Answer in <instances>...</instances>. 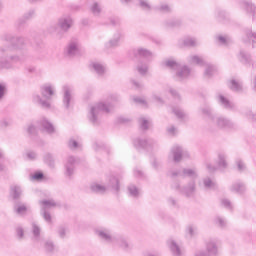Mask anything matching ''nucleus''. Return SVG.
I'll list each match as a JSON object with an SVG mask.
<instances>
[{
  "instance_id": "nucleus-62",
  "label": "nucleus",
  "mask_w": 256,
  "mask_h": 256,
  "mask_svg": "<svg viewBox=\"0 0 256 256\" xmlns=\"http://www.w3.org/2000/svg\"><path fill=\"white\" fill-rule=\"evenodd\" d=\"M0 125L1 127H9V125H11V120H3Z\"/></svg>"
},
{
  "instance_id": "nucleus-42",
  "label": "nucleus",
  "mask_w": 256,
  "mask_h": 256,
  "mask_svg": "<svg viewBox=\"0 0 256 256\" xmlns=\"http://www.w3.org/2000/svg\"><path fill=\"white\" fill-rule=\"evenodd\" d=\"M139 123H140L141 129H143L144 131L149 129V125H150L149 120H147L145 118H140Z\"/></svg>"
},
{
  "instance_id": "nucleus-40",
  "label": "nucleus",
  "mask_w": 256,
  "mask_h": 256,
  "mask_svg": "<svg viewBox=\"0 0 256 256\" xmlns=\"http://www.w3.org/2000/svg\"><path fill=\"white\" fill-rule=\"evenodd\" d=\"M15 211L18 215H25L27 213V206L25 204L15 206Z\"/></svg>"
},
{
  "instance_id": "nucleus-59",
  "label": "nucleus",
  "mask_w": 256,
  "mask_h": 256,
  "mask_svg": "<svg viewBox=\"0 0 256 256\" xmlns=\"http://www.w3.org/2000/svg\"><path fill=\"white\" fill-rule=\"evenodd\" d=\"M32 179H35L36 181H39V179H43V173L38 172L32 176Z\"/></svg>"
},
{
  "instance_id": "nucleus-7",
  "label": "nucleus",
  "mask_w": 256,
  "mask_h": 256,
  "mask_svg": "<svg viewBox=\"0 0 256 256\" xmlns=\"http://www.w3.org/2000/svg\"><path fill=\"white\" fill-rule=\"evenodd\" d=\"M66 53L69 57L79 55L81 53V42L77 39L71 40L66 48Z\"/></svg>"
},
{
  "instance_id": "nucleus-36",
  "label": "nucleus",
  "mask_w": 256,
  "mask_h": 256,
  "mask_svg": "<svg viewBox=\"0 0 256 256\" xmlns=\"http://www.w3.org/2000/svg\"><path fill=\"white\" fill-rule=\"evenodd\" d=\"M215 73H217V68H215V66L208 65L205 69L204 75L206 77H213Z\"/></svg>"
},
{
  "instance_id": "nucleus-5",
  "label": "nucleus",
  "mask_w": 256,
  "mask_h": 256,
  "mask_svg": "<svg viewBox=\"0 0 256 256\" xmlns=\"http://www.w3.org/2000/svg\"><path fill=\"white\" fill-rule=\"evenodd\" d=\"M91 191L94 193H105L106 191H114L117 193L119 191V180L115 177H111L107 187L94 183L91 185Z\"/></svg>"
},
{
  "instance_id": "nucleus-17",
  "label": "nucleus",
  "mask_w": 256,
  "mask_h": 256,
  "mask_svg": "<svg viewBox=\"0 0 256 256\" xmlns=\"http://www.w3.org/2000/svg\"><path fill=\"white\" fill-rule=\"evenodd\" d=\"M168 246L173 256H183V249L173 240L168 241Z\"/></svg>"
},
{
  "instance_id": "nucleus-21",
  "label": "nucleus",
  "mask_w": 256,
  "mask_h": 256,
  "mask_svg": "<svg viewBox=\"0 0 256 256\" xmlns=\"http://www.w3.org/2000/svg\"><path fill=\"white\" fill-rule=\"evenodd\" d=\"M180 192L182 193V195H185L186 197L193 196V193H195V181L190 182L188 186L180 190Z\"/></svg>"
},
{
  "instance_id": "nucleus-35",
  "label": "nucleus",
  "mask_w": 256,
  "mask_h": 256,
  "mask_svg": "<svg viewBox=\"0 0 256 256\" xmlns=\"http://www.w3.org/2000/svg\"><path fill=\"white\" fill-rule=\"evenodd\" d=\"M204 183V187H206V189H216L217 188V184L211 180V178H205L203 180Z\"/></svg>"
},
{
  "instance_id": "nucleus-58",
  "label": "nucleus",
  "mask_w": 256,
  "mask_h": 256,
  "mask_svg": "<svg viewBox=\"0 0 256 256\" xmlns=\"http://www.w3.org/2000/svg\"><path fill=\"white\" fill-rule=\"evenodd\" d=\"M225 209H227V211H233V204L231 201L225 200Z\"/></svg>"
},
{
  "instance_id": "nucleus-44",
  "label": "nucleus",
  "mask_w": 256,
  "mask_h": 256,
  "mask_svg": "<svg viewBox=\"0 0 256 256\" xmlns=\"http://www.w3.org/2000/svg\"><path fill=\"white\" fill-rule=\"evenodd\" d=\"M215 123L219 129H223L225 127V118L224 117H217Z\"/></svg>"
},
{
  "instance_id": "nucleus-48",
  "label": "nucleus",
  "mask_w": 256,
  "mask_h": 256,
  "mask_svg": "<svg viewBox=\"0 0 256 256\" xmlns=\"http://www.w3.org/2000/svg\"><path fill=\"white\" fill-rule=\"evenodd\" d=\"M70 149H79V147H81V144H79L77 141L75 140H70L68 143Z\"/></svg>"
},
{
  "instance_id": "nucleus-46",
  "label": "nucleus",
  "mask_w": 256,
  "mask_h": 256,
  "mask_svg": "<svg viewBox=\"0 0 256 256\" xmlns=\"http://www.w3.org/2000/svg\"><path fill=\"white\" fill-rule=\"evenodd\" d=\"M181 25V21L174 19L167 22V27H179Z\"/></svg>"
},
{
  "instance_id": "nucleus-23",
  "label": "nucleus",
  "mask_w": 256,
  "mask_h": 256,
  "mask_svg": "<svg viewBox=\"0 0 256 256\" xmlns=\"http://www.w3.org/2000/svg\"><path fill=\"white\" fill-rule=\"evenodd\" d=\"M207 255L208 256H216L219 255V249H217V245L214 242H209L206 246Z\"/></svg>"
},
{
  "instance_id": "nucleus-37",
  "label": "nucleus",
  "mask_w": 256,
  "mask_h": 256,
  "mask_svg": "<svg viewBox=\"0 0 256 256\" xmlns=\"http://www.w3.org/2000/svg\"><path fill=\"white\" fill-rule=\"evenodd\" d=\"M128 191H129V194L131 195V197H137L141 193L139 191V189L137 188V186H135V185H130L128 187Z\"/></svg>"
},
{
  "instance_id": "nucleus-26",
  "label": "nucleus",
  "mask_w": 256,
  "mask_h": 256,
  "mask_svg": "<svg viewBox=\"0 0 256 256\" xmlns=\"http://www.w3.org/2000/svg\"><path fill=\"white\" fill-rule=\"evenodd\" d=\"M34 103H38V105H41V107H44V109H50L51 108V103L49 101H43L41 99V96L36 95L33 97Z\"/></svg>"
},
{
  "instance_id": "nucleus-20",
  "label": "nucleus",
  "mask_w": 256,
  "mask_h": 256,
  "mask_svg": "<svg viewBox=\"0 0 256 256\" xmlns=\"http://www.w3.org/2000/svg\"><path fill=\"white\" fill-rule=\"evenodd\" d=\"M231 191H234V193H238L239 195H243V193L247 191V187L243 182H235L231 186Z\"/></svg>"
},
{
  "instance_id": "nucleus-54",
  "label": "nucleus",
  "mask_w": 256,
  "mask_h": 256,
  "mask_svg": "<svg viewBox=\"0 0 256 256\" xmlns=\"http://www.w3.org/2000/svg\"><path fill=\"white\" fill-rule=\"evenodd\" d=\"M45 249H46V251L51 252V251H53V249H55V245H53V242L47 241L45 243Z\"/></svg>"
},
{
  "instance_id": "nucleus-61",
  "label": "nucleus",
  "mask_w": 256,
  "mask_h": 256,
  "mask_svg": "<svg viewBox=\"0 0 256 256\" xmlns=\"http://www.w3.org/2000/svg\"><path fill=\"white\" fill-rule=\"evenodd\" d=\"M168 133L170 135H175L177 133V128H175V126H171L168 128Z\"/></svg>"
},
{
  "instance_id": "nucleus-38",
  "label": "nucleus",
  "mask_w": 256,
  "mask_h": 256,
  "mask_svg": "<svg viewBox=\"0 0 256 256\" xmlns=\"http://www.w3.org/2000/svg\"><path fill=\"white\" fill-rule=\"evenodd\" d=\"M32 232L34 239H39V235H41V228H39V226L36 223L32 224Z\"/></svg>"
},
{
  "instance_id": "nucleus-50",
  "label": "nucleus",
  "mask_w": 256,
  "mask_h": 256,
  "mask_svg": "<svg viewBox=\"0 0 256 256\" xmlns=\"http://www.w3.org/2000/svg\"><path fill=\"white\" fill-rule=\"evenodd\" d=\"M158 9L162 13H169L171 11V6H169L167 4H162Z\"/></svg>"
},
{
  "instance_id": "nucleus-2",
  "label": "nucleus",
  "mask_w": 256,
  "mask_h": 256,
  "mask_svg": "<svg viewBox=\"0 0 256 256\" xmlns=\"http://www.w3.org/2000/svg\"><path fill=\"white\" fill-rule=\"evenodd\" d=\"M96 234L106 243H111L114 246L120 247V249H123V251H131V249H133V245L125 238L112 237L111 233H109V230L107 229L96 230Z\"/></svg>"
},
{
  "instance_id": "nucleus-9",
  "label": "nucleus",
  "mask_w": 256,
  "mask_h": 256,
  "mask_svg": "<svg viewBox=\"0 0 256 256\" xmlns=\"http://www.w3.org/2000/svg\"><path fill=\"white\" fill-rule=\"evenodd\" d=\"M78 161L79 160L77 158H75L74 156H69L66 159V162H65V169H66L65 175L67 177H71L73 175V173H75V165H77Z\"/></svg>"
},
{
  "instance_id": "nucleus-52",
  "label": "nucleus",
  "mask_w": 256,
  "mask_h": 256,
  "mask_svg": "<svg viewBox=\"0 0 256 256\" xmlns=\"http://www.w3.org/2000/svg\"><path fill=\"white\" fill-rule=\"evenodd\" d=\"M134 103H138L139 105H147V101H145V99L143 98H139V97H134L133 98Z\"/></svg>"
},
{
  "instance_id": "nucleus-63",
  "label": "nucleus",
  "mask_w": 256,
  "mask_h": 256,
  "mask_svg": "<svg viewBox=\"0 0 256 256\" xmlns=\"http://www.w3.org/2000/svg\"><path fill=\"white\" fill-rule=\"evenodd\" d=\"M225 127L226 129H233V122H231V120H226Z\"/></svg>"
},
{
  "instance_id": "nucleus-39",
  "label": "nucleus",
  "mask_w": 256,
  "mask_h": 256,
  "mask_svg": "<svg viewBox=\"0 0 256 256\" xmlns=\"http://www.w3.org/2000/svg\"><path fill=\"white\" fill-rule=\"evenodd\" d=\"M138 73L140 75H147V72L149 71V66L147 64H139L137 67Z\"/></svg>"
},
{
  "instance_id": "nucleus-6",
  "label": "nucleus",
  "mask_w": 256,
  "mask_h": 256,
  "mask_svg": "<svg viewBox=\"0 0 256 256\" xmlns=\"http://www.w3.org/2000/svg\"><path fill=\"white\" fill-rule=\"evenodd\" d=\"M40 205L43 218L47 223H51V214L47 211L53 209V207H57V202L55 200H42L40 201Z\"/></svg>"
},
{
  "instance_id": "nucleus-47",
  "label": "nucleus",
  "mask_w": 256,
  "mask_h": 256,
  "mask_svg": "<svg viewBox=\"0 0 256 256\" xmlns=\"http://www.w3.org/2000/svg\"><path fill=\"white\" fill-rule=\"evenodd\" d=\"M140 7L144 9V11H149L151 9V5L147 3L146 0H139Z\"/></svg>"
},
{
  "instance_id": "nucleus-45",
  "label": "nucleus",
  "mask_w": 256,
  "mask_h": 256,
  "mask_svg": "<svg viewBox=\"0 0 256 256\" xmlns=\"http://www.w3.org/2000/svg\"><path fill=\"white\" fill-rule=\"evenodd\" d=\"M214 222L218 227H223L225 225V220L221 216H216Z\"/></svg>"
},
{
  "instance_id": "nucleus-25",
  "label": "nucleus",
  "mask_w": 256,
  "mask_h": 256,
  "mask_svg": "<svg viewBox=\"0 0 256 256\" xmlns=\"http://www.w3.org/2000/svg\"><path fill=\"white\" fill-rule=\"evenodd\" d=\"M8 48H0V59H3L7 55ZM1 69H9V64L7 62L0 60V71Z\"/></svg>"
},
{
  "instance_id": "nucleus-53",
  "label": "nucleus",
  "mask_w": 256,
  "mask_h": 256,
  "mask_svg": "<svg viewBox=\"0 0 256 256\" xmlns=\"http://www.w3.org/2000/svg\"><path fill=\"white\" fill-rule=\"evenodd\" d=\"M235 107V103L231 102V100L225 99V109L232 110Z\"/></svg>"
},
{
  "instance_id": "nucleus-41",
  "label": "nucleus",
  "mask_w": 256,
  "mask_h": 256,
  "mask_svg": "<svg viewBox=\"0 0 256 256\" xmlns=\"http://www.w3.org/2000/svg\"><path fill=\"white\" fill-rule=\"evenodd\" d=\"M91 11L93 15H99V13H101V6L99 5V3L94 2L91 6Z\"/></svg>"
},
{
  "instance_id": "nucleus-16",
  "label": "nucleus",
  "mask_w": 256,
  "mask_h": 256,
  "mask_svg": "<svg viewBox=\"0 0 256 256\" xmlns=\"http://www.w3.org/2000/svg\"><path fill=\"white\" fill-rule=\"evenodd\" d=\"M136 57H142L143 59H147V61H151L153 59V53L145 48H138L134 51Z\"/></svg>"
},
{
  "instance_id": "nucleus-60",
  "label": "nucleus",
  "mask_w": 256,
  "mask_h": 256,
  "mask_svg": "<svg viewBox=\"0 0 256 256\" xmlns=\"http://www.w3.org/2000/svg\"><path fill=\"white\" fill-rule=\"evenodd\" d=\"M16 233H17V235H18V237H19L20 239H23V235H24L23 228L18 227V228L16 229Z\"/></svg>"
},
{
  "instance_id": "nucleus-28",
  "label": "nucleus",
  "mask_w": 256,
  "mask_h": 256,
  "mask_svg": "<svg viewBox=\"0 0 256 256\" xmlns=\"http://www.w3.org/2000/svg\"><path fill=\"white\" fill-rule=\"evenodd\" d=\"M119 41H121V33H117L114 38L106 44L107 49L110 47H117L119 45Z\"/></svg>"
},
{
  "instance_id": "nucleus-10",
  "label": "nucleus",
  "mask_w": 256,
  "mask_h": 256,
  "mask_svg": "<svg viewBox=\"0 0 256 256\" xmlns=\"http://www.w3.org/2000/svg\"><path fill=\"white\" fill-rule=\"evenodd\" d=\"M64 96H63V103L66 109L71 107V103H73V88L71 86H64L63 87Z\"/></svg>"
},
{
  "instance_id": "nucleus-1",
  "label": "nucleus",
  "mask_w": 256,
  "mask_h": 256,
  "mask_svg": "<svg viewBox=\"0 0 256 256\" xmlns=\"http://www.w3.org/2000/svg\"><path fill=\"white\" fill-rule=\"evenodd\" d=\"M117 101H119V96L113 94L107 98L106 102H100L92 105L88 115L89 121L94 125H97L103 113H111V111H113V107H115V103H117Z\"/></svg>"
},
{
  "instance_id": "nucleus-64",
  "label": "nucleus",
  "mask_w": 256,
  "mask_h": 256,
  "mask_svg": "<svg viewBox=\"0 0 256 256\" xmlns=\"http://www.w3.org/2000/svg\"><path fill=\"white\" fill-rule=\"evenodd\" d=\"M195 256H209V255L206 254L205 251H198V252H196Z\"/></svg>"
},
{
  "instance_id": "nucleus-32",
  "label": "nucleus",
  "mask_w": 256,
  "mask_h": 256,
  "mask_svg": "<svg viewBox=\"0 0 256 256\" xmlns=\"http://www.w3.org/2000/svg\"><path fill=\"white\" fill-rule=\"evenodd\" d=\"M26 57V54L23 52H18L16 55H13L10 57V59L14 62V63H21V61H24Z\"/></svg>"
},
{
  "instance_id": "nucleus-31",
  "label": "nucleus",
  "mask_w": 256,
  "mask_h": 256,
  "mask_svg": "<svg viewBox=\"0 0 256 256\" xmlns=\"http://www.w3.org/2000/svg\"><path fill=\"white\" fill-rule=\"evenodd\" d=\"M201 113L206 120H213V113L211 112V108L208 106H205L204 108L201 109Z\"/></svg>"
},
{
  "instance_id": "nucleus-29",
  "label": "nucleus",
  "mask_w": 256,
  "mask_h": 256,
  "mask_svg": "<svg viewBox=\"0 0 256 256\" xmlns=\"http://www.w3.org/2000/svg\"><path fill=\"white\" fill-rule=\"evenodd\" d=\"M92 67H93L94 71L97 73V75H104V73L106 71L105 66L99 62H94L92 64Z\"/></svg>"
},
{
  "instance_id": "nucleus-8",
  "label": "nucleus",
  "mask_w": 256,
  "mask_h": 256,
  "mask_svg": "<svg viewBox=\"0 0 256 256\" xmlns=\"http://www.w3.org/2000/svg\"><path fill=\"white\" fill-rule=\"evenodd\" d=\"M170 155H172L175 163H179V161H181L183 157H189V153L187 151H184L183 148L177 145L172 147Z\"/></svg>"
},
{
  "instance_id": "nucleus-51",
  "label": "nucleus",
  "mask_w": 256,
  "mask_h": 256,
  "mask_svg": "<svg viewBox=\"0 0 256 256\" xmlns=\"http://www.w3.org/2000/svg\"><path fill=\"white\" fill-rule=\"evenodd\" d=\"M245 115L248 119H250V121H256V114L253 113V111L248 110L246 111Z\"/></svg>"
},
{
  "instance_id": "nucleus-30",
  "label": "nucleus",
  "mask_w": 256,
  "mask_h": 256,
  "mask_svg": "<svg viewBox=\"0 0 256 256\" xmlns=\"http://www.w3.org/2000/svg\"><path fill=\"white\" fill-rule=\"evenodd\" d=\"M147 145H151V142L147 140H141L139 138L134 140V146L136 147V149H145Z\"/></svg>"
},
{
  "instance_id": "nucleus-19",
  "label": "nucleus",
  "mask_w": 256,
  "mask_h": 256,
  "mask_svg": "<svg viewBox=\"0 0 256 256\" xmlns=\"http://www.w3.org/2000/svg\"><path fill=\"white\" fill-rule=\"evenodd\" d=\"M228 87L231 91H235L236 93H241L243 91V83L236 79L230 80Z\"/></svg>"
},
{
  "instance_id": "nucleus-43",
  "label": "nucleus",
  "mask_w": 256,
  "mask_h": 256,
  "mask_svg": "<svg viewBox=\"0 0 256 256\" xmlns=\"http://www.w3.org/2000/svg\"><path fill=\"white\" fill-rule=\"evenodd\" d=\"M45 162H46L50 167H55V160H53V155H51V154H46V156H45Z\"/></svg>"
},
{
  "instance_id": "nucleus-15",
  "label": "nucleus",
  "mask_w": 256,
  "mask_h": 256,
  "mask_svg": "<svg viewBox=\"0 0 256 256\" xmlns=\"http://www.w3.org/2000/svg\"><path fill=\"white\" fill-rule=\"evenodd\" d=\"M180 175L181 177H190V179H197V171L195 169H184L183 172H174L172 173V177H177Z\"/></svg>"
},
{
  "instance_id": "nucleus-13",
  "label": "nucleus",
  "mask_w": 256,
  "mask_h": 256,
  "mask_svg": "<svg viewBox=\"0 0 256 256\" xmlns=\"http://www.w3.org/2000/svg\"><path fill=\"white\" fill-rule=\"evenodd\" d=\"M253 43V47H255L256 44V32H253V30L248 29L244 31V35L242 36V42L243 43Z\"/></svg>"
},
{
  "instance_id": "nucleus-33",
  "label": "nucleus",
  "mask_w": 256,
  "mask_h": 256,
  "mask_svg": "<svg viewBox=\"0 0 256 256\" xmlns=\"http://www.w3.org/2000/svg\"><path fill=\"white\" fill-rule=\"evenodd\" d=\"M236 169L239 171V173H243L244 171H247V165L245 162L241 159L236 160Z\"/></svg>"
},
{
  "instance_id": "nucleus-24",
  "label": "nucleus",
  "mask_w": 256,
  "mask_h": 256,
  "mask_svg": "<svg viewBox=\"0 0 256 256\" xmlns=\"http://www.w3.org/2000/svg\"><path fill=\"white\" fill-rule=\"evenodd\" d=\"M22 193H23V190H21L20 186L18 185L11 186L10 195L13 197V199H19Z\"/></svg>"
},
{
  "instance_id": "nucleus-12",
  "label": "nucleus",
  "mask_w": 256,
  "mask_h": 256,
  "mask_svg": "<svg viewBox=\"0 0 256 256\" xmlns=\"http://www.w3.org/2000/svg\"><path fill=\"white\" fill-rule=\"evenodd\" d=\"M73 25V19L70 16H64L58 20V27L61 31H69Z\"/></svg>"
},
{
  "instance_id": "nucleus-4",
  "label": "nucleus",
  "mask_w": 256,
  "mask_h": 256,
  "mask_svg": "<svg viewBox=\"0 0 256 256\" xmlns=\"http://www.w3.org/2000/svg\"><path fill=\"white\" fill-rule=\"evenodd\" d=\"M37 129H40L41 131H45L46 133H49V135H52V133L55 132V126H53V124L49 122V120H47L46 118L40 119V121H38L37 126L30 124L28 126L27 131L30 135H33L37 133Z\"/></svg>"
},
{
  "instance_id": "nucleus-11",
  "label": "nucleus",
  "mask_w": 256,
  "mask_h": 256,
  "mask_svg": "<svg viewBox=\"0 0 256 256\" xmlns=\"http://www.w3.org/2000/svg\"><path fill=\"white\" fill-rule=\"evenodd\" d=\"M241 7L244 9V11H246V13L251 15L252 21H256V6L253 4V2L243 1L241 3Z\"/></svg>"
},
{
  "instance_id": "nucleus-18",
  "label": "nucleus",
  "mask_w": 256,
  "mask_h": 256,
  "mask_svg": "<svg viewBox=\"0 0 256 256\" xmlns=\"http://www.w3.org/2000/svg\"><path fill=\"white\" fill-rule=\"evenodd\" d=\"M238 59L240 63L243 65H251L253 59L251 58V54L247 53L245 50H240L238 54Z\"/></svg>"
},
{
  "instance_id": "nucleus-49",
  "label": "nucleus",
  "mask_w": 256,
  "mask_h": 256,
  "mask_svg": "<svg viewBox=\"0 0 256 256\" xmlns=\"http://www.w3.org/2000/svg\"><path fill=\"white\" fill-rule=\"evenodd\" d=\"M196 233V229L193 228V226H188L186 229V235L187 237H193V235H195Z\"/></svg>"
},
{
  "instance_id": "nucleus-34",
  "label": "nucleus",
  "mask_w": 256,
  "mask_h": 256,
  "mask_svg": "<svg viewBox=\"0 0 256 256\" xmlns=\"http://www.w3.org/2000/svg\"><path fill=\"white\" fill-rule=\"evenodd\" d=\"M184 45L185 47H197L198 42L195 38L187 37L184 39Z\"/></svg>"
},
{
  "instance_id": "nucleus-56",
  "label": "nucleus",
  "mask_w": 256,
  "mask_h": 256,
  "mask_svg": "<svg viewBox=\"0 0 256 256\" xmlns=\"http://www.w3.org/2000/svg\"><path fill=\"white\" fill-rule=\"evenodd\" d=\"M218 165L219 167H225V155H219Z\"/></svg>"
},
{
  "instance_id": "nucleus-57",
  "label": "nucleus",
  "mask_w": 256,
  "mask_h": 256,
  "mask_svg": "<svg viewBox=\"0 0 256 256\" xmlns=\"http://www.w3.org/2000/svg\"><path fill=\"white\" fill-rule=\"evenodd\" d=\"M26 157L27 159H29L30 161H33V159L37 158V154L35 152H28L26 153Z\"/></svg>"
},
{
  "instance_id": "nucleus-27",
  "label": "nucleus",
  "mask_w": 256,
  "mask_h": 256,
  "mask_svg": "<svg viewBox=\"0 0 256 256\" xmlns=\"http://www.w3.org/2000/svg\"><path fill=\"white\" fill-rule=\"evenodd\" d=\"M172 112L174 113V115L178 118V119H182L183 121H185L187 119V114L185 113V111H183V109L179 108V107H174L172 109Z\"/></svg>"
},
{
  "instance_id": "nucleus-55",
  "label": "nucleus",
  "mask_w": 256,
  "mask_h": 256,
  "mask_svg": "<svg viewBox=\"0 0 256 256\" xmlns=\"http://www.w3.org/2000/svg\"><path fill=\"white\" fill-rule=\"evenodd\" d=\"M6 89H7V85H5V83H0V99H3Z\"/></svg>"
},
{
  "instance_id": "nucleus-14",
  "label": "nucleus",
  "mask_w": 256,
  "mask_h": 256,
  "mask_svg": "<svg viewBox=\"0 0 256 256\" xmlns=\"http://www.w3.org/2000/svg\"><path fill=\"white\" fill-rule=\"evenodd\" d=\"M41 93L46 99H51L55 95V86L52 84H44L41 87Z\"/></svg>"
},
{
  "instance_id": "nucleus-3",
  "label": "nucleus",
  "mask_w": 256,
  "mask_h": 256,
  "mask_svg": "<svg viewBox=\"0 0 256 256\" xmlns=\"http://www.w3.org/2000/svg\"><path fill=\"white\" fill-rule=\"evenodd\" d=\"M164 65L169 67V69L176 71V77H178L180 81H185V79H189L191 77V69L187 66H181V64L174 60H166Z\"/></svg>"
},
{
  "instance_id": "nucleus-22",
  "label": "nucleus",
  "mask_w": 256,
  "mask_h": 256,
  "mask_svg": "<svg viewBox=\"0 0 256 256\" xmlns=\"http://www.w3.org/2000/svg\"><path fill=\"white\" fill-rule=\"evenodd\" d=\"M189 63L192 65H199L200 67H205V65H207V62H205L203 57L197 55L190 56Z\"/></svg>"
}]
</instances>
